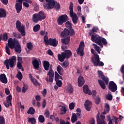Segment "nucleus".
Instances as JSON below:
<instances>
[{
  "label": "nucleus",
  "instance_id": "1",
  "mask_svg": "<svg viewBox=\"0 0 124 124\" xmlns=\"http://www.w3.org/2000/svg\"><path fill=\"white\" fill-rule=\"evenodd\" d=\"M69 20V18L67 15L64 14L58 17L57 18V24L59 26H62L63 24V23H65V26L66 28L68 29V30H71L73 25L70 21H68Z\"/></svg>",
  "mask_w": 124,
  "mask_h": 124
},
{
  "label": "nucleus",
  "instance_id": "2",
  "mask_svg": "<svg viewBox=\"0 0 124 124\" xmlns=\"http://www.w3.org/2000/svg\"><path fill=\"white\" fill-rule=\"evenodd\" d=\"M97 72L98 77H99L100 79H102V80H98L99 85H100V87H101L103 90H105V89H106V85L108 86V84L109 83V78H108L107 77H105V76H104L103 74V72H102L101 71L98 70Z\"/></svg>",
  "mask_w": 124,
  "mask_h": 124
},
{
  "label": "nucleus",
  "instance_id": "3",
  "mask_svg": "<svg viewBox=\"0 0 124 124\" xmlns=\"http://www.w3.org/2000/svg\"><path fill=\"white\" fill-rule=\"evenodd\" d=\"M8 45L9 48H10L11 49H14L15 48V51L16 53H21V52H22L21 45L19 44L18 41L16 42L15 41H13L12 38H10L8 40Z\"/></svg>",
  "mask_w": 124,
  "mask_h": 124
},
{
  "label": "nucleus",
  "instance_id": "4",
  "mask_svg": "<svg viewBox=\"0 0 124 124\" xmlns=\"http://www.w3.org/2000/svg\"><path fill=\"white\" fill-rule=\"evenodd\" d=\"M64 52H62L61 54H58V60L62 62L65 59L68 60L71 56H72V52L70 50H65Z\"/></svg>",
  "mask_w": 124,
  "mask_h": 124
},
{
  "label": "nucleus",
  "instance_id": "5",
  "mask_svg": "<svg viewBox=\"0 0 124 124\" xmlns=\"http://www.w3.org/2000/svg\"><path fill=\"white\" fill-rule=\"evenodd\" d=\"M46 18V14L43 11H41L38 14H34L32 16V21L34 23H38L39 21H42Z\"/></svg>",
  "mask_w": 124,
  "mask_h": 124
},
{
  "label": "nucleus",
  "instance_id": "6",
  "mask_svg": "<svg viewBox=\"0 0 124 124\" xmlns=\"http://www.w3.org/2000/svg\"><path fill=\"white\" fill-rule=\"evenodd\" d=\"M69 10H70V16L72 18V21L74 25H76L78 23V16L77 15L73 12V3L72 2H70L69 6Z\"/></svg>",
  "mask_w": 124,
  "mask_h": 124
},
{
  "label": "nucleus",
  "instance_id": "7",
  "mask_svg": "<svg viewBox=\"0 0 124 124\" xmlns=\"http://www.w3.org/2000/svg\"><path fill=\"white\" fill-rule=\"evenodd\" d=\"M16 61H17V58H16V56H13L11 59L5 60L4 62V64L5 65L7 69H9V66L11 68L15 66V62H16Z\"/></svg>",
  "mask_w": 124,
  "mask_h": 124
},
{
  "label": "nucleus",
  "instance_id": "8",
  "mask_svg": "<svg viewBox=\"0 0 124 124\" xmlns=\"http://www.w3.org/2000/svg\"><path fill=\"white\" fill-rule=\"evenodd\" d=\"M91 62L93 63L94 66H104V63L102 61H100V59L99 58V55L96 53L95 54L94 57H92L91 58Z\"/></svg>",
  "mask_w": 124,
  "mask_h": 124
},
{
  "label": "nucleus",
  "instance_id": "9",
  "mask_svg": "<svg viewBox=\"0 0 124 124\" xmlns=\"http://www.w3.org/2000/svg\"><path fill=\"white\" fill-rule=\"evenodd\" d=\"M23 1H26V2H28V3H31V2H32L31 0H16L15 4V8L17 14H19V13L22 11V8H23V6H22Z\"/></svg>",
  "mask_w": 124,
  "mask_h": 124
},
{
  "label": "nucleus",
  "instance_id": "10",
  "mask_svg": "<svg viewBox=\"0 0 124 124\" xmlns=\"http://www.w3.org/2000/svg\"><path fill=\"white\" fill-rule=\"evenodd\" d=\"M16 29L20 32L22 36H25L26 35V32L25 31V26L22 25V23L19 20H17L16 23Z\"/></svg>",
  "mask_w": 124,
  "mask_h": 124
},
{
  "label": "nucleus",
  "instance_id": "11",
  "mask_svg": "<svg viewBox=\"0 0 124 124\" xmlns=\"http://www.w3.org/2000/svg\"><path fill=\"white\" fill-rule=\"evenodd\" d=\"M41 2H43L44 0H39ZM46 4H44V7L45 9H52L54 8L55 5V0H46Z\"/></svg>",
  "mask_w": 124,
  "mask_h": 124
},
{
  "label": "nucleus",
  "instance_id": "12",
  "mask_svg": "<svg viewBox=\"0 0 124 124\" xmlns=\"http://www.w3.org/2000/svg\"><path fill=\"white\" fill-rule=\"evenodd\" d=\"M52 64L50 65V68L49 70V72L47 73V75L49 76V78L48 77L46 78V82H49V83H53V81H54V71L52 69Z\"/></svg>",
  "mask_w": 124,
  "mask_h": 124
},
{
  "label": "nucleus",
  "instance_id": "13",
  "mask_svg": "<svg viewBox=\"0 0 124 124\" xmlns=\"http://www.w3.org/2000/svg\"><path fill=\"white\" fill-rule=\"evenodd\" d=\"M85 47V43L84 42H80L79 47L77 49L78 55H79L81 57L84 56V48Z\"/></svg>",
  "mask_w": 124,
  "mask_h": 124
},
{
  "label": "nucleus",
  "instance_id": "14",
  "mask_svg": "<svg viewBox=\"0 0 124 124\" xmlns=\"http://www.w3.org/2000/svg\"><path fill=\"white\" fill-rule=\"evenodd\" d=\"M108 84V89L110 92L112 93H115L117 89H118V87L117 86V84L114 82L113 81H109Z\"/></svg>",
  "mask_w": 124,
  "mask_h": 124
},
{
  "label": "nucleus",
  "instance_id": "15",
  "mask_svg": "<svg viewBox=\"0 0 124 124\" xmlns=\"http://www.w3.org/2000/svg\"><path fill=\"white\" fill-rule=\"evenodd\" d=\"M101 37L99 36V35L93 34L91 35V40L93 42H94L96 43L98 45V44L100 42V38Z\"/></svg>",
  "mask_w": 124,
  "mask_h": 124
},
{
  "label": "nucleus",
  "instance_id": "16",
  "mask_svg": "<svg viewBox=\"0 0 124 124\" xmlns=\"http://www.w3.org/2000/svg\"><path fill=\"white\" fill-rule=\"evenodd\" d=\"M92 106H93V103L91 101L87 100L84 104V107L88 112L91 111V109H92Z\"/></svg>",
  "mask_w": 124,
  "mask_h": 124
},
{
  "label": "nucleus",
  "instance_id": "17",
  "mask_svg": "<svg viewBox=\"0 0 124 124\" xmlns=\"http://www.w3.org/2000/svg\"><path fill=\"white\" fill-rule=\"evenodd\" d=\"M59 43V41L57 40V39H52L49 38L48 44L50 46H53V47H57L58 46V44Z\"/></svg>",
  "mask_w": 124,
  "mask_h": 124
},
{
  "label": "nucleus",
  "instance_id": "18",
  "mask_svg": "<svg viewBox=\"0 0 124 124\" xmlns=\"http://www.w3.org/2000/svg\"><path fill=\"white\" fill-rule=\"evenodd\" d=\"M0 81L3 83V84H7L8 81L5 74H1L0 75Z\"/></svg>",
  "mask_w": 124,
  "mask_h": 124
},
{
  "label": "nucleus",
  "instance_id": "19",
  "mask_svg": "<svg viewBox=\"0 0 124 124\" xmlns=\"http://www.w3.org/2000/svg\"><path fill=\"white\" fill-rule=\"evenodd\" d=\"M78 87H83V85L85 84V79L83 77L79 76L78 78Z\"/></svg>",
  "mask_w": 124,
  "mask_h": 124
},
{
  "label": "nucleus",
  "instance_id": "20",
  "mask_svg": "<svg viewBox=\"0 0 124 124\" xmlns=\"http://www.w3.org/2000/svg\"><path fill=\"white\" fill-rule=\"evenodd\" d=\"M69 30L65 28L63 31L61 33V37H66L69 35Z\"/></svg>",
  "mask_w": 124,
  "mask_h": 124
},
{
  "label": "nucleus",
  "instance_id": "21",
  "mask_svg": "<svg viewBox=\"0 0 124 124\" xmlns=\"http://www.w3.org/2000/svg\"><path fill=\"white\" fill-rule=\"evenodd\" d=\"M83 91L84 93L87 94L88 93L89 95H92V92L91 90H89V86L87 85H84L83 87Z\"/></svg>",
  "mask_w": 124,
  "mask_h": 124
},
{
  "label": "nucleus",
  "instance_id": "22",
  "mask_svg": "<svg viewBox=\"0 0 124 124\" xmlns=\"http://www.w3.org/2000/svg\"><path fill=\"white\" fill-rule=\"evenodd\" d=\"M61 42L62 44H64V45L69 44V42H70V37L68 36L66 38L61 39Z\"/></svg>",
  "mask_w": 124,
  "mask_h": 124
},
{
  "label": "nucleus",
  "instance_id": "23",
  "mask_svg": "<svg viewBox=\"0 0 124 124\" xmlns=\"http://www.w3.org/2000/svg\"><path fill=\"white\" fill-rule=\"evenodd\" d=\"M100 43L98 44V45H99L101 48H103V45H107L108 44V43L107 42V41L105 39V38L101 37L100 38ZM103 44V45H102Z\"/></svg>",
  "mask_w": 124,
  "mask_h": 124
},
{
  "label": "nucleus",
  "instance_id": "24",
  "mask_svg": "<svg viewBox=\"0 0 124 124\" xmlns=\"http://www.w3.org/2000/svg\"><path fill=\"white\" fill-rule=\"evenodd\" d=\"M32 64L34 67L35 69H38V68H39V62L36 59H34L32 62Z\"/></svg>",
  "mask_w": 124,
  "mask_h": 124
},
{
  "label": "nucleus",
  "instance_id": "25",
  "mask_svg": "<svg viewBox=\"0 0 124 124\" xmlns=\"http://www.w3.org/2000/svg\"><path fill=\"white\" fill-rule=\"evenodd\" d=\"M6 17V11L3 8H0V18Z\"/></svg>",
  "mask_w": 124,
  "mask_h": 124
},
{
  "label": "nucleus",
  "instance_id": "26",
  "mask_svg": "<svg viewBox=\"0 0 124 124\" xmlns=\"http://www.w3.org/2000/svg\"><path fill=\"white\" fill-rule=\"evenodd\" d=\"M71 121L73 124H74V123H76V122L78 121V117H77L76 113H73L72 114Z\"/></svg>",
  "mask_w": 124,
  "mask_h": 124
},
{
  "label": "nucleus",
  "instance_id": "27",
  "mask_svg": "<svg viewBox=\"0 0 124 124\" xmlns=\"http://www.w3.org/2000/svg\"><path fill=\"white\" fill-rule=\"evenodd\" d=\"M44 68L45 70H49L50 67V63L49 62L45 61L43 62Z\"/></svg>",
  "mask_w": 124,
  "mask_h": 124
},
{
  "label": "nucleus",
  "instance_id": "28",
  "mask_svg": "<svg viewBox=\"0 0 124 124\" xmlns=\"http://www.w3.org/2000/svg\"><path fill=\"white\" fill-rule=\"evenodd\" d=\"M96 119L97 124H106V123H105V121L101 120V119H100V117H99V115L98 114L96 116Z\"/></svg>",
  "mask_w": 124,
  "mask_h": 124
},
{
  "label": "nucleus",
  "instance_id": "29",
  "mask_svg": "<svg viewBox=\"0 0 124 124\" xmlns=\"http://www.w3.org/2000/svg\"><path fill=\"white\" fill-rule=\"evenodd\" d=\"M57 71L60 75H63V68L62 66L59 65L57 67Z\"/></svg>",
  "mask_w": 124,
  "mask_h": 124
},
{
  "label": "nucleus",
  "instance_id": "30",
  "mask_svg": "<svg viewBox=\"0 0 124 124\" xmlns=\"http://www.w3.org/2000/svg\"><path fill=\"white\" fill-rule=\"evenodd\" d=\"M35 113V109L32 107H30L27 111V114H31V115H34Z\"/></svg>",
  "mask_w": 124,
  "mask_h": 124
},
{
  "label": "nucleus",
  "instance_id": "31",
  "mask_svg": "<svg viewBox=\"0 0 124 124\" xmlns=\"http://www.w3.org/2000/svg\"><path fill=\"white\" fill-rule=\"evenodd\" d=\"M55 80H59L60 79H61V80H62V77L61 76H60V75H59V73H58V72L57 71L55 72Z\"/></svg>",
  "mask_w": 124,
  "mask_h": 124
},
{
  "label": "nucleus",
  "instance_id": "32",
  "mask_svg": "<svg viewBox=\"0 0 124 124\" xmlns=\"http://www.w3.org/2000/svg\"><path fill=\"white\" fill-rule=\"evenodd\" d=\"M93 45L95 51H97V53L98 54H100V51H101V49H100V47H99L98 46L94 44H93Z\"/></svg>",
  "mask_w": 124,
  "mask_h": 124
},
{
  "label": "nucleus",
  "instance_id": "33",
  "mask_svg": "<svg viewBox=\"0 0 124 124\" xmlns=\"http://www.w3.org/2000/svg\"><path fill=\"white\" fill-rule=\"evenodd\" d=\"M39 30H40V25L39 24H36L33 28V31L34 32H37Z\"/></svg>",
  "mask_w": 124,
  "mask_h": 124
},
{
  "label": "nucleus",
  "instance_id": "34",
  "mask_svg": "<svg viewBox=\"0 0 124 124\" xmlns=\"http://www.w3.org/2000/svg\"><path fill=\"white\" fill-rule=\"evenodd\" d=\"M61 112L60 113V115H63L66 113L67 110L66 109L65 106H62L61 108Z\"/></svg>",
  "mask_w": 124,
  "mask_h": 124
},
{
  "label": "nucleus",
  "instance_id": "35",
  "mask_svg": "<svg viewBox=\"0 0 124 124\" xmlns=\"http://www.w3.org/2000/svg\"><path fill=\"white\" fill-rule=\"evenodd\" d=\"M16 78H17V79H18L19 81H21L22 79H23V75L22 74V73L21 72H18L16 75Z\"/></svg>",
  "mask_w": 124,
  "mask_h": 124
},
{
  "label": "nucleus",
  "instance_id": "36",
  "mask_svg": "<svg viewBox=\"0 0 124 124\" xmlns=\"http://www.w3.org/2000/svg\"><path fill=\"white\" fill-rule=\"evenodd\" d=\"M98 31V28L97 27H93L92 29V30L91 31V33H90V35H92V33H93L94 32H97Z\"/></svg>",
  "mask_w": 124,
  "mask_h": 124
},
{
  "label": "nucleus",
  "instance_id": "37",
  "mask_svg": "<svg viewBox=\"0 0 124 124\" xmlns=\"http://www.w3.org/2000/svg\"><path fill=\"white\" fill-rule=\"evenodd\" d=\"M53 7H54L56 10H60L61 8V5L60 4V3H56V2H55V4Z\"/></svg>",
  "mask_w": 124,
  "mask_h": 124
},
{
  "label": "nucleus",
  "instance_id": "38",
  "mask_svg": "<svg viewBox=\"0 0 124 124\" xmlns=\"http://www.w3.org/2000/svg\"><path fill=\"white\" fill-rule=\"evenodd\" d=\"M28 122L31 123V124H35L36 123V120L34 118H29Z\"/></svg>",
  "mask_w": 124,
  "mask_h": 124
},
{
  "label": "nucleus",
  "instance_id": "39",
  "mask_svg": "<svg viewBox=\"0 0 124 124\" xmlns=\"http://www.w3.org/2000/svg\"><path fill=\"white\" fill-rule=\"evenodd\" d=\"M27 47L29 50L31 51L33 49V45L31 42H29L27 44Z\"/></svg>",
  "mask_w": 124,
  "mask_h": 124
},
{
  "label": "nucleus",
  "instance_id": "40",
  "mask_svg": "<svg viewBox=\"0 0 124 124\" xmlns=\"http://www.w3.org/2000/svg\"><path fill=\"white\" fill-rule=\"evenodd\" d=\"M39 122L43 123L45 122V118L43 115H40L38 117Z\"/></svg>",
  "mask_w": 124,
  "mask_h": 124
},
{
  "label": "nucleus",
  "instance_id": "41",
  "mask_svg": "<svg viewBox=\"0 0 124 124\" xmlns=\"http://www.w3.org/2000/svg\"><path fill=\"white\" fill-rule=\"evenodd\" d=\"M105 96L106 99H107V100H109V101H110V100L113 99V96L110 93L106 95Z\"/></svg>",
  "mask_w": 124,
  "mask_h": 124
},
{
  "label": "nucleus",
  "instance_id": "42",
  "mask_svg": "<svg viewBox=\"0 0 124 124\" xmlns=\"http://www.w3.org/2000/svg\"><path fill=\"white\" fill-rule=\"evenodd\" d=\"M8 40V35H7V33H3L2 40H3L4 41H7Z\"/></svg>",
  "mask_w": 124,
  "mask_h": 124
},
{
  "label": "nucleus",
  "instance_id": "43",
  "mask_svg": "<svg viewBox=\"0 0 124 124\" xmlns=\"http://www.w3.org/2000/svg\"><path fill=\"white\" fill-rule=\"evenodd\" d=\"M62 66H64L65 68H66V67H68V66H69V62H68V61H64L62 63Z\"/></svg>",
  "mask_w": 124,
  "mask_h": 124
},
{
  "label": "nucleus",
  "instance_id": "44",
  "mask_svg": "<svg viewBox=\"0 0 124 124\" xmlns=\"http://www.w3.org/2000/svg\"><path fill=\"white\" fill-rule=\"evenodd\" d=\"M31 82L34 86H40V83L38 82V81H37V79L35 78L34 79H32Z\"/></svg>",
  "mask_w": 124,
  "mask_h": 124
},
{
  "label": "nucleus",
  "instance_id": "45",
  "mask_svg": "<svg viewBox=\"0 0 124 124\" xmlns=\"http://www.w3.org/2000/svg\"><path fill=\"white\" fill-rule=\"evenodd\" d=\"M6 101L7 102H9V103H11V101H12V95L10 94L6 97Z\"/></svg>",
  "mask_w": 124,
  "mask_h": 124
},
{
  "label": "nucleus",
  "instance_id": "46",
  "mask_svg": "<svg viewBox=\"0 0 124 124\" xmlns=\"http://www.w3.org/2000/svg\"><path fill=\"white\" fill-rule=\"evenodd\" d=\"M56 82V84L58 87H61L62 86V80H55Z\"/></svg>",
  "mask_w": 124,
  "mask_h": 124
},
{
  "label": "nucleus",
  "instance_id": "47",
  "mask_svg": "<svg viewBox=\"0 0 124 124\" xmlns=\"http://www.w3.org/2000/svg\"><path fill=\"white\" fill-rule=\"evenodd\" d=\"M0 124H5V119L2 115L0 116Z\"/></svg>",
  "mask_w": 124,
  "mask_h": 124
},
{
  "label": "nucleus",
  "instance_id": "48",
  "mask_svg": "<svg viewBox=\"0 0 124 124\" xmlns=\"http://www.w3.org/2000/svg\"><path fill=\"white\" fill-rule=\"evenodd\" d=\"M75 107V104L74 103L72 102L69 105V108L70 110H73Z\"/></svg>",
  "mask_w": 124,
  "mask_h": 124
},
{
  "label": "nucleus",
  "instance_id": "49",
  "mask_svg": "<svg viewBox=\"0 0 124 124\" xmlns=\"http://www.w3.org/2000/svg\"><path fill=\"white\" fill-rule=\"evenodd\" d=\"M44 115L46 118H49L50 117V111H49V110L46 109Z\"/></svg>",
  "mask_w": 124,
  "mask_h": 124
},
{
  "label": "nucleus",
  "instance_id": "50",
  "mask_svg": "<svg viewBox=\"0 0 124 124\" xmlns=\"http://www.w3.org/2000/svg\"><path fill=\"white\" fill-rule=\"evenodd\" d=\"M69 36H73V35H74L75 34V31H74V29H69Z\"/></svg>",
  "mask_w": 124,
  "mask_h": 124
},
{
  "label": "nucleus",
  "instance_id": "51",
  "mask_svg": "<svg viewBox=\"0 0 124 124\" xmlns=\"http://www.w3.org/2000/svg\"><path fill=\"white\" fill-rule=\"evenodd\" d=\"M13 35H14V37H16V38H21V34L16 33V32H13Z\"/></svg>",
  "mask_w": 124,
  "mask_h": 124
},
{
  "label": "nucleus",
  "instance_id": "52",
  "mask_svg": "<svg viewBox=\"0 0 124 124\" xmlns=\"http://www.w3.org/2000/svg\"><path fill=\"white\" fill-rule=\"evenodd\" d=\"M44 41L45 43H46V44H48L49 43V40H48V36L45 35L44 36Z\"/></svg>",
  "mask_w": 124,
  "mask_h": 124
},
{
  "label": "nucleus",
  "instance_id": "53",
  "mask_svg": "<svg viewBox=\"0 0 124 124\" xmlns=\"http://www.w3.org/2000/svg\"><path fill=\"white\" fill-rule=\"evenodd\" d=\"M28 86H25V84H24V86L22 88V92H23L24 93H26L27 91H28Z\"/></svg>",
  "mask_w": 124,
  "mask_h": 124
},
{
  "label": "nucleus",
  "instance_id": "54",
  "mask_svg": "<svg viewBox=\"0 0 124 124\" xmlns=\"http://www.w3.org/2000/svg\"><path fill=\"white\" fill-rule=\"evenodd\" d=\"M100 98L99 97H97L95 99V103L98 105V104H99V103H100Z\"/></svg>",
  "mask_w": 124,
  "mask_h": 124
},
{
  "label": "nucleus",
  "instance_id": "55",
  "mask_svg": "<svg viewBox=\"0 0 124 124\" xmlns=\"http://www.w3.org/2000/svg\"><path fill=\"white\" fill-rule=\"evenodd\" d=\"M4 105L6 108L9 107V106L11 105H12V104L11 103H9V102L6 101V102L4 103Z\"/></svg>",
  "mask_w": 124,
  "mask_h": 124
},
{
  "label": "nucleus",
  "instance_id": "56",
  "mask_svg": "<svg viewBox=\"0 0 124 124\" xmlns=\"http://www.w3.org/2000/svg\"><path fill=\"white\" fill-rule=\"evenodd\" d=\"M6 49V52L8 55H10V49H9V47H8L7 46H5Z\"/></svg>",
  "mask_w": 124,
  "mask_h": 124
},
{
  "label": "nucleus",
  "instance_id": "57",
  "mask_svg": "<svg viewBox=\"0 0 124 124\" xmlns=\"http://www.w3.org/2000/svg\"><path fill=\"white\" fill-rule=\"evenodd\" d=\"M68 91H69V93H73V88L72 87V86H70L68 88Z\"/></svg>",
  "mask_w": 124,
  "mask_h": 124
},
{
  "label": "nucleus",
  "instance_id": "58",
  "mask_svg": "<svg viewBox=\"0 0 124 124\" xmlns=\"http://www.w3.org/2000/svg\"><path fill=\"white\" fill-rule=\"evenodd\" d=\"M55 113H53V115H51L50 116V117H49V119H50V120H51V121H55V118H56V117L55 116Z\"/></svg>",
  "mask_w": 124,
  "mask_h": 124
},
{
  "label": "nucleus",
  "instance_id": "59",
  "mask_svg": "<svg viewBox=\"0 0 124 124\" xmlns=\"http://www.w3.org/2000/svg\"><path fill=\"white\" fill-rule=\"evenodd\" d=\"M17 67L18 68V69H22V63H21V62H17Z\"/></svg>",
  "mask_w": 124,
  "mask_h": 124
},
{
  "label": "nucleus",
  "instance_id": "60",
  "mask_svg": "<svg viewBox=\"0 0 124 124\" xmlns=\"http://www.w3.org/2000/svg\"><path fill=\"white\" fill-rule=\"evenodd\" d=\"M35 99L36 101H40L41 100V97L39 95H37L35 96Z\"/></svg>",
  "mask_w": 124,
  "mask_h": 124
},
{
  "label": "nucleus",
  "instance_id": "61",
  "mask_svg": "<svg viewBox=\"0 0 124 124\" xmlns=\"http://www.w3.org/2000/svg\"><path fill=\"white\" fill-rule=\"evenodd\" d=\"M43 109H44L46 107V100H44L42 104Z\"/></svg>",
  "mask_w": 124,
  "mask_h": 124
},
{
  "label": "nucleus",
  "instance_id": "62",
  "mask_svg": "<svg viewBox=\"0 0 124 124\" xmlns=\"http://www.w3.org/2000/svg\"><path fill=\"white\" fill-rule=\"evenodd\" d=\"M0 1L4 5H6L8 3V0H0Z\"/></svg>",
  "mask_w": 124,
  "mask_h": 124
},
{
  "label": "nucleus",
  "instance_id": "63",
  "mask_svg": "<svg viewBox=\"0 0 124 124\" xmlns=\"http://www.w3.org/2000/svg\"><path fill=\"white\" fill-rule=\"evenodd\" d=\"M90 124H95V120H94V119L92 118L91 120H90Z\"/></svg>",
  "mask_w": 124,
  "mask_h": 124
},
{
  "label": "nucleus",
  "instance_id": "64",
  "mask_svg": "<svg viewBox=\"0 0 124 124\" xmlns=\"http://www.w3.org/2000/svg\"><path fill=\"white\" fill-rule=\"evenodd\" d=\"M120 71L122 74H124V65H123L121 67Z\"/></svg>",
  "mask_w": 124,
  "mask_h": 124
}]
</instances>
